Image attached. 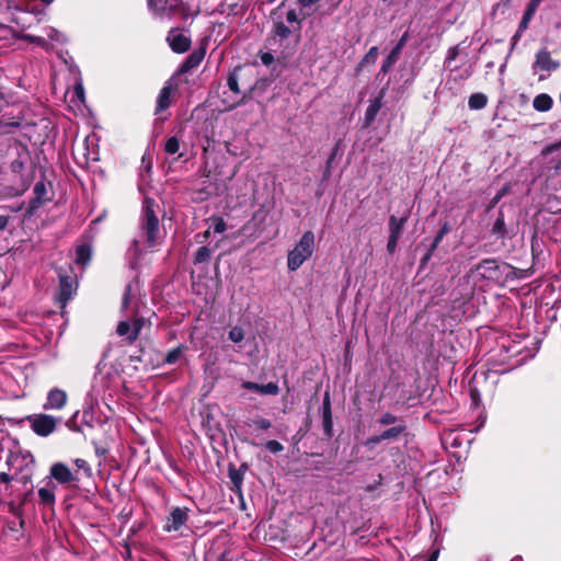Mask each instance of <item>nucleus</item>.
Masks as SVG:
<instances>
[{
	"label": "nucleus",
	"mask_w": 561,
	"mask_h": 561,
	"mask_svg": "<svg viewBox=\"0 0 561 561\" xmlns=\"http://www.w3.org/2000/svg\"><path fill=\"white\" fill-rule=\"evenodd\" d=\"M552 98L546 93L538 94L533 101V106L538 112H547L552 107Z\"/></svg>",
	"instance_id": "obj_23"
},
{
	"label": "nucleus",
	"mask_w": 561,
	"mask_h": 561,
	"mask_svg": "<svg viewBox=\"0 0 561 561\" xmlns=\"http://www.w3.org/2000/svg\"><path fill=\"white\" fill-rule=\"evenodd\" d=\"M68 401V396L65 390L53 388L48 391L46 401L43 404L44 410H61Z\"/></svg>",
	"instance_id": "obj_9"
},
{
	"label": "nucleus",
	"mask_w": 561,
	"mask_h": 561,
	"mask_svg": "<svg viewBox=\"0 0 561 561\" xmlns=\"http://www.w3.org/2000/svg\"><path fill=\"white\" fill-rule=\"evenodd\" d=\"M73 94L78 99L79 102L83 103L85 95H84V88L82 82H77L73 88Z\"/></svg>",
	"instance_id": "obj_45"
},
{
	"label": "nucleus",
	"mask_w": 561,
	"mask_h": 561,
	"mask_svg": "<svg viewBox=\"0 0 561 561\" xmlns=\"http://www.w3.org/2000/svg\"><path fill=\"white\" fill-rule=\"evenodd\" d=\"M559 61L551 58L550 53L547 49H540L536 54L535 62L533 65L534 71L541 70L546 72L554 71L559 68Z\"/></svg>",
	"instance_id": "obj_10"
},
{
	"label": "nucleus",
	"mask_w": 561,
	"mask_h": 561,
	"mask_svg": "<svg viewBox=\"0 0 561 561\" xmlns=\"http://www.w3.org/2000/svg\"><path fill=\"white\" fill-rule=\"evenodd\" d=\"M458 54H459L458 46L450 47L448 49V51H447V56H446V59H445V66L450 68L453 61L457 58Z\"/></svg>",
	"instance_id": "obj_39"
},
{
	"label": "nucleus",
	"mask_w": 561,
	"mask_h": 561,
	"mask_svg": "<svg viewBox=\"0 0 561 561\" xmlns=\"http://www.w3.org/2000/svg\"><path fill=\"white\" fill-rule=\"evenodd\" d=\"M554 169H556V171L561 170V159L557 162V164L554 165Z\"/></svg>",
	"instance_id": "obj_63"
},
{
	"label": "nucleus",
	"mask_w": 561,
	"mask_h": 561,
	"mask_svg": "<svg viewBox=\"0 0 561 561\" xmlns=\"http://www.w3.org/2000/svg\"><path fill=\"white\" fill-rule=\"evenodd\" d=\"M314 251V233L310 230L305 231L299 241L287 255V267L289 271H297Z\"/></svg>",
	"instance_id": "obj_3"
},
{
	"label": "nucleus",
	"mask_w": 561,
	"mask_h": 561,
	"mask_svg": "<svg viewBox=\"0 0 561 561\" xmlns=\"http://www.w3.org/2000/svg\"><path fill=\"white\" fill-rule=\"evenodd\" d=\"M507 230L504 221V215L501 213L493 224L492 234H494L497 239H504Z\"/></svg>",
	"instance_id": "obj_28"
},
{
	"label": "nucleus",
	"mask_w": 561,
	"mask_h": 561,
	"mask_svg": "<svg viewBox=\"0 0 561 561\" xmlns=\"http://www.w3.org/2000/svg\"><path fill=\"white\" fill-rule=\"evenodd\" d=\"M407 220L408 216H402L401 218H398L394 215H391L389 218V237L400 239Z\"/></svg>",
	"instance_id": "obj_21"
},
{
	"label": "nucleus",
	"mask_w": 561,
	"mask_h": 561,
	"mask_svg": "<svg viewBox=\"0 0 561 561\" xmlns=\"http://www.w3.org/2000/svg\"><path fill=\"white\" fill-rule=\"evenodd\" d=\"M180 150V140L176 136L170 137L164 145V151L168 154H175Z\"/></svg>",
	"instance_id": "obj_33"
},
{
	"label": "nucleus",
	"mask_w": 561,
	"mask_h": 561,
	"mask_svg": "<svg viewBox=\"0 0 561 561\" xmlns=\"http://www.w3.org/2000/svg\"><path fill=\"white\" fill-rule=\"evenodd\" d=\"M5 187L2 190V192L0 193V199H4L7 198L4 195H5Z\"/></svg>",
	"instance_id": "obj_64"
},
{
	"label": "nucleus",
	"mask_w": 561,
	"mask_h": 561,
	"mask_svg": "<svg viewBox=\"0 0 561 561\" xmlns=\"http://www.w3.org/2000/svg\"><path fill=\"white\" fill-rule=\"evenodd\" d=\"M145 324V319L141 317L134 316L133 319H126L118 322L116 333L126 337L129 343H133L139 336V333Z\"/></svg>",
	"instance_id": "obj_5"
},
{
	"label": "nucleus",
	"mask_w": 561,
	"mask_h": 561,
	"mask_svg": "<svg viewBox=\"0 0 561 561\" xmlns=\"http://www.w3.org/2000/svg\"><path fill=\"white\" fill-rule=\"evenodd\" d=\"M260 59H261V62L264 65V66H271L273 62H274V56L273 54L271 53H262L261 56H260Z\"/></svg>",
	"instance_id": "obj_49"
},
{
	"label": "nucleus",
	"mask_w": 561,
	"mask_h": 561,
	"mask_svg": "<svg viewBox=\"0 0 561 561\" xmlns=\"http://www.w3.org/2000/svg\"><path fill=\"white\" fill-rule=\"evenodd\" d=\"M228 337L233 343H241L245 337L243 328L234 325L229 330Z\"/></svg>",
	"instance_id": "obj_32"
},
{
	"label": "nucleus",
	"mask_w": 561,
	"mask_h": 561,
	"mask_svg": "<svg viewBox=\"0 0 561 561\" xmlns=\"http://www.w3.org/2000/svg\"><path fill=\"white\" fill-rule=\"evenodd\" d=\"M399 422H403V421L390 412L382 413L377 420V423L381 426H388V425L396 426V424H398Z\"/></svg>",
	"instance_id": "obj_31"
},
{
	"label": "nucleus",
	"mask_w": 561,
	"mask_h": 561,
	"mask_svg": "<svg viewBox=\"0 0 561 561\" xmlns=\"http://www.w3.org/2000/svg\"><path fill=\"white\" fill-rule=\"evenodd\" d=\"M407 431V425L404 422H399L396 426H391L388 430H385L380 433V437L382 440H397L402 434Z\"/></svg>",
	"instance_id": "obj_22"
},
{
	"label": "nucleus",
	"mask_w": 561,
	"mask_h": 561,
	"mask_svg": "<svg viewBox=\"0 0 561 561\" xmlns=\"http://www.w3.org/2000/svg\"><path fill=\"white\" fill-rule=\"evenodd\" d=\"M476 271L481 275V277L486 279H492L496 276L499 271V265L493 259L482 260L477 266Z\"/></svg>",
	"instance_id": "obj_17"
},
{
	"label": "nucleus",
	"mask_w": 561,
	"mask_h": 561,
	"mask_svg": "<svg viewBox=\"0 0 561 561\" xmlns=\"http://www.w3.org/2000/svg\"><path fill=\"white\" fill-rule=\"evenodd\" d=\"M46 479L50 481L54 479L60 484H68L78 480L70 468L64 462L53 463L49 470V476Z\"/></svg>",
	"instance_id": "obj_7"
},
{
	"label": "nucleus",
	"mask_w": 561,
	"mask_h": 561,
	"mask_svg": "<svg viewBox=\"0 0 561 561\" xmlns=\"http://www.w3.org/2000/svg\"><path fill=\"white\" fill-rule=\"evenodd\" d=\"M398 241L399 239L398 238H394V237H389L388 238V243H387V251L392 254L396 252L397 250V247H398Z\"/></svg>",
	"instance_id": "obj_50"
},
{
	"label": "nucleus",
	"mask_w": 561,
	"mask_h": 561,
	"mask_svg": "<svg viewBox=\"0 0 561 561\" xmlns=\"http://www.w3.org/2000/svg\"><path fill=\"white\" fill-rule=\"evenodd\" d=\"M408 38L409 34L408 32H405L399 39V42L396 44V46L392 48V50L389 53V55L386 57L380 69V71L383 75L388 73L392 66L398 61L400 54L408 42Z\"/></svg>",
	"instance_id": "obj_14"
},
{
	"label": "nucleus",
	"mask_w": 561,
	"mask_h": 561,
	"mask_svg": "<svg viewBox=\"0 0 561 561\" xmlns=\"http://www.w3.org/2000/svg\"><path fill=\"white\" fill-rule=\"evenodd\" d=\"M171 49L178 54L185 53L191 45V38L181 30H171L167 36Z\"/></svg>",
	"instance_id": "obj_8"
},
{
	"label": "nucleus",
	"mask_w": 561,
	"mask_h": 561,
	"mask_svg": "<svg viewBox=\"0 0 561 561\" xmlns=\"http://www.w3.org/2000/svg\"><path fill=\"white\" fill-rule=\"evenodd\" d=\"M265 447H266V449H267L268 451H271L272 454L280 453V451L284 449L283 445H282L279 442L274 440V439L268 440V442L266 443Z\"/></svg>",
	"instance_id": "obj_44"
},
{
	"label": "nucleus",
	"mask_w": 561,
	"mask_h": 561,
	"mask_svg": "<svg viewBox=\"0 0 561 561\" xmlns=\"http://www.w3.org/2000/svg\"><path fill=\"white\" fill-rule=\"evenodd\" d=\"M211 251L207 247H201L195 253L194 263L201 264L208 262L210 259Z\"/></svg>",
	"instance_id": "obj_35"
},
{
	"label": "nucleus",
	"mask_w": 561,
	"mask_h": 561,
	"mask_svg": "<svg viewBox=\"0 0 561 561\" xmlns=\"http://www.w3.org/2000/svg\"><path fill=\"white\" fill-rule=\"evenodd\" d=\"M206 54V49L204 47L194 49L186 58L185 62L181 66V72H188L190 70L198 67L203 61Z\"/></svg>",
	"instance_id": "obj_16"
},
{
	"label": "nucleus",
	"mask_w": 561,
	"mask_h": 561,
	"mask_svg": "<svg viewBox=\"0 0 561 561\" xmlns=\"http://www.w3.org/2000/svg\"><path fill=\"white\" fill-rule=\"evenodd\" d=\"M138 288V282H131L129 283L126 288H125V291H124V296H123V302H122V309L123 310H127V309H131V312L135 313V307H134V302L136 300V294L135 291L137 290Z\"/></svg>",
	"instance_id": "obj_19"
},
{
	"label": "nucleus",
	"mask_w": 561,
	"mask_h": 561,
	"mask_svg": "<svg viewBox=\"0 0 561 561\" xmlns=\"http://www.w3.org/2000/svg\"><path fill=\"white\" fill-rule=\"evenodd\" d=\"M55 491H56V485L50 480H47L45 485L41 486L37 492L41 502L45 505L54 504L55 503Z\"/></svg>",
	"instance_id": "obj_20"
},
{
	"label": "nucleus",
	"mask_w": 561,
	"mask_h": 561,
	"mask_svg": "<svg viewBox=\"0 0 561 561\" xmlns=\"http://www.w3.org/2000/svg\"><path fill=\"white\" fill-rule=\"evenodd\" d=\"M9 508H10V512H11L12 514H14V515L19 518V525H20V527H22V526H23V524H24V522H23V519H22V517H21L20 507H19V506H16L14 503H10V504H9Z\"/></svg>",
	"instance_id": "obj_51"
},
{
	"label": "nucleus",
	"mask_w": 561,
	"mask_h": 561,
	"mask_svg": "<svg viewBox=\"0 0 561 561\" xmlns=\"http://www.w3.org/2000/svg\"><path fill=\"white\" fill-rule=\"evenodd\" d=\"M241 387L243 389H247V390H251V391H257L260 392V387L261 385L256 383V382H252V381H243Z\"/></svg>",
	"instance_id": "obj_53"
},
{
	"label": "nucleus",
	"mask_w": 561,
	"mask_h": 561,
	"mask_svg": "<svg viewBox=\"0 0 561 561\" xmlns=\"http://www.w3.org/2000/svg\"><path fill=\"white\" fill-rule=\"evenodd\" d=\"M149 9L158 16H170L180 5V0H147Z\"/></svg>",
	"instance_id": "obj_11"
},
{
	"label": "nucleus",
	"mask_w": 561,
	"mask_h": 561,
	"mask_svg": "<svg viewBox=\"0 0 561 561\" xmlns=\"http://www.w3.org/2000/svg\"><path fill=\"white\" fill-rule=\"evenodd\" d=\"M286 21L291 24L296 25V30H299V16L296 10H289L286 14Z\"/></svg>",
	"instance_id": "obj_43"
},
{
	"label": "nucleus",
	"mask_w": 561,
	"mask_h": 561,
	"mask_svg": "<svg viewBox=\"0 0 561 561\" xmlns=\"http://www.w3.org/2000/svg\"><path fill=\"white\" fill-rule=\"evenodd\" d=\"M321 413H322L323 431H324L325 435L330 437L332 435V430H333V419H332L330 393L328 391L323 396Z\"/></svg>",
	"instance_id": "obj_15"
},
{
	"label": "nucleus",
	"mask_w": 561,
	"mask_h": 561,
	"mask_svg": "<svg viewBox=\"0 0 561 561\" xmlns=\"http://www.w3.org/2000/svg\"><path fill=\"white\" fill-rule=\"evenodd\" d=\"M11 480V477L5 472H0V483L8 484Z\"/></svg>",
	"instance_id": "obj_60"
},
{
	"label": "nucleus",
	"mask_w": 561,
	"mask_h": 561,
	"mask_svg": "<svg viewBox=\"0 0 561 561\" xmlns=\"http://www.w3.org/2000/svg\"><path fill=\"white\" fill-rule=\"evenodd\" d=\"M46 35L53 42H56L59 44H62L66 42V36L61 32H59L58 30H56L54 27H47Z\"/></svg>",
	"instance_id": "obj_36"
},
{
	"label": "nucleus",
	"mask_w": 561,
	"mask_h": 561,
	"mask_svg": "<svg viewBox=\"0 0 561 561\" xmlns=\"http://www.w3.org/2000/svg\"><path fill=\"white\" fill-rule=\"evenodd\" d=\"M561 149V141L551 144L542 150V154L547 156Z\"/></svg>",
	"instance_id": "obj_52"
},
{
	"label": "nucleus",
	"mask_w": 561,
	"mask_h": 561,
	"mask_svg": "<svg viewBox=\"0 0 561 561\" xmlns=\"http://www.w3.org/2000/svg\"><path fill=\"white\" fill-rule=\"evenodd\" d=\"M91 247L88 244H80L76 249V263L87 265L91 260Z\"/></svg>",
	"instance_id": "obj_25"
},
{
	"label": "nucleus",
	"mask_w": 561,
	"mask_h": 561,
	"mask_svg": "<svg viewBox=\"0 0 561 561\" xmlns=\"http://www.w3.org/2000/svg\"><path fill=\"white\" fill-rule=\"evenodd\" d=\"M16 157L10 163L12 173L19 176L18 186H7L5 197H18L23 195L34 180V170L31 165V152L26 146L15 148Z\"/></svg>",
	"instance_id": "obj_2"
},
{
	"label": "nucleus",
	"mask_w": 561,
	"mask_h": 561,
	"mask_svg": "<svg viewBox=\"0 0 561 561\" xmlns=\"http://www.w3.org/2000/svg\"><path fill=\"white\" fill-rule=\"evenodd\" d=\"M438 554H439V551L438 550H434L426 561H437Z\"/></svg>",
	"instance_id": "obj_62"
},
{
	"label": "nucleus",
	"mask_w": 561,
	"mask_h": 561,
	"mask_svg": "<svg viewBox=\"0 0 561 561\" xmlns=\"http://www.w3.org/2000/svg\"><path fill=\"white\" fill-rule=\"evenodd\" d=\"M78 414H79V412H76V413L73 414V416L67 421V424H66V425H67V426H68V428H69V430H71V431H79V428H78V427H77V425H76V421H75Z\"/></svg>",
	"instance_id": "obj_57"
},
{
	"label": "nucleus",
	"mask_w": 561,
	"mask_h": 561,
	"mask_svg": "<svg viewBox=\"0 0 561 561\" xmlns=\"http://www.w3.org/2000/svg\"><path fill=\"white\" fill-rule=\"evenodd\" d=\"M75 465L78 470H82L87 477L92 476V470L84 459L78 458L75 460Z\"/></svg>",
	"instance_id": "obj_40"
},
{
	"label": "nucleus",
	"mask_w": 561,
	"mask_h": 561,
	"mask_svg": "<svg viewBox=\"0 0 561 561\" xmlns=\"http://www.w3.org/2000/svg\"><path fill=\"white\" fill-rule=\"evenodd\" d=\"M228 85H229L230 90L233 91L234 93L239 92V85H238V81H237L236 78L229 77L228 78Z\"/></svg>",
	"instance_id": "obj_56"
},
{
	"label": "nucleus",
	"mask_w": 561,
	"mask_h": 561,
	"mask_svg": "<svg viewBox=\"0 0 561 561\" xmlns=\"http://www.w3.org/2000/svg\"><path fill=\"white\" fill-rule=\"evenodd\" d=\"M382 440V438L380 437V434L378 435H373L370 437H368L365 442V446L369 447V448H373L375 447L376 445L380 444Z\"/></svg>",
	"instance_id": "obj_47"
},
{
	"label": "nucleus",
	"mask_w": 561,
	"mask_h": 561,
	"mask_svg": "<svg viewBox=\"0 0 561 561\" xmlns=\"http://www.w3.org/2000/svg\"><path fill=\"white\" fill-rule=\"evenodd\" d=\"M540 1L541 0H530V2L528 3L527 9L523 14L522 21L519 22L518 28L515 35L513 36L514 44L518 42L523 33L528 28V25L539 7Z\"/></svg>",
	"instance_id": "obj_13"
},
{
	"label": "nucleus",
	"mask_w": 561,
	"mask_h": 561,
	"mask_svg": "<svg viewBox=\"0 0 561 561\" xmlns=\"http://www.w3.org/2000/svg\"><path fill=\"white\" fill-rule=\"evenodd\" d=\"M76 290V284L70 276L60 275L59 276V293L57 296V300L61 308H64L67 302L71 299L73 293Z\"/></svg>",
	"instance_id": "obj_12"
},
{
	"label": "nucleus",
	"mask_w": 561,
	"mask_h": 561,
	"mask_svg": "<svg viewBox=\"0 0 561 561\" xmlns=\"http://www.w3.org/2000/svg\"><path fill=\"white\" fill-rule=\"evenodd\" d=\"M25 39L31 42V43H33V44H36V45H38L41 47H44L46 49L49 48L48 42L44 37L34 36V35H26Z\"/></svg>",
	"instance_id": "obj_41"
},
{
	"label": "nucleus",
	"mask_w": 561,
	"mask_h": 561,
	"mask_svg": "<svg viewBox=\"0 0 561 561\" xmlns=\"http://www.w3.org/2000/svg\"><path fill=\"white\" fill-rule=\"evenodd\" d=\"M26 421L36 435L46 437L55 432L60 419L45 413H37L28 415Z\"/></svg>",
	"instance_id": "obj_4"
},
{
	"label": "nucleus",
	"mask_w": 561,
	"mask_h": 561,
	"mask_svg": "<svg viewBox=\"0 0 561 561\" xmlns=\"http://www.w3.org/2000/svg\"><path fill=\"white\" fill-rule=\"evenodd\" d=\"M9 221H10L9 216H3V215L0 216V231H3L8 227Z\"/></svg>",
	"instance_id": "obj_59"
},
{
	"label": "nucleus",
	"mask_w": 561,
	"mask_h": 561,
	"mask_svg": "<svg viewBox=\"0 0 561 561\" xmlns=\"http://www.w3.org/2000/svg\"><path fill=\"white\" fill-rule=\"evenodd\" d=\"M230 478L234 485L240 486L242 479L238 472H231Z\"/></svg>",
	"instance_id": "obj_58"
},
{
	"label": "nucleus",
	"mask_w": 561,
	"mask_h": 561,
	"mask_svg": "<svg viewBox=\"0 0 561 561\" xmlns=\"http://www.w3.org/2000/svg\"><path fill=\"white\" fill-rule=\"evenodd\" d=\"M279 392V388L275 382H268L266 385H261L260 393L262 394H272L275 396Z\"/></svg>",
	"instance_id": "obj_38"
},
{
	"label": "nucleus",
	"mask_w": 561,
	"mask_h": 561,
	"mask_svg": "<svg viewBox=\"0 0 561 561\" xmlns=\"http://www.w3.org/2000/svg\"><path fill=\"white\" fill-rule=\"evenodd\" d=\"M172 89L170 85H165L161 89L157 99V111H164L171 104Z\"/></svg>",
	"instance_id": "obj_24"
},
{
	"label": "nucleus",
	"mask_w": 561,
	"mask_h": 561,
	"mask_svg": "<svg viewBox=\"0 0 561 561\" xmlns=\"http://www.w3.org/2000/svg\"><path fill=\"white\" fill-rule=\"evenodd\" d=\"M294 30L287 26L283 21L276 22L273 27V35L282 39L288 38Z\"/></svg>",
	"instance_id": "obj_30"
},
{
	"label": "nucleus",
	"mask_w": 561,
	"mask_h": 561,
	"mask_svg": "<svg viewBox=\"0 0 561 561\" xmlns=\"http://www.w3.org/2000/svg\"><path fill=\"white\" fill-rule=\"evenodd\" d=\"M25 11H28L36 16L44 14V9H41L37 5L27 4Z\"/></svg>",
	"instance_id": "obj_54"
},
{
	"label": "nucleus",
	"mask_w": 561,
	"mask_h": 561,
	"mask_svg": "<svg viewBox=\"0 0 561 561\" xmlns=\"http://www.w3.org/2000/svg\"><path fill=\"white\" fill-rule=\"evenodd\" d=\"M505 190L503 188L501 192H499L492 199V205H495L500 202V199L504 196Z\"/></svg>",
	"instance_id": "obj_61"
},
{
	"label": "nucleus",
	"mask_w": 561,
	"mask_h": 561,
	"mask_svg": "<svg viewBox=\"0 0 561 561\" xmlns=\"http://www.w3.org/2000/svg\"><path fill=\"white\" fill-rule=\"evenodd\" d=\"M488 103V98L483 93H474L470 95L468 100V105L471 110H481Z\"/></svg>",
	"instance_id": "obj_29"
},
{
	"label": "nucleus",
	"mask_w": 561,
	"mask_h": 561,
	"mask_svg": "<svg viewBox=\"0 0 561 561\" xmlns=\"http://www.w3.org/2000/svg\"><path fill=\"white\" fill-rule=\"evenodd\" d=\"M449 231V227L447 224H445L440 230L437 232L433 243H432V250H434L435 248H437V245L440 243V241L443 240V238L445 237V234Z\"/></svg>",
	"instance_id": "obj_42"
},
{
	"label": "nucleus",
	"mask_w": 561,
	"mask_h": 561,
	"mask_svg": "<svg viewBox=\"0 0 561 561\" xmlns=\"http://www.w3.org/2000/svg\"><path fill=\"white\" fill-rule=\"evenodd\" d=\"M254 425L261 430L266 431L271 428L272 423L270 420L261 417L254 421Z\"/></svg>",
	"instance_id": "obj_48"
},
{
	"label": "nucleus",
	"mask_w": 561,
	"mask_h": 561,
	"mask_svg": "<svg viewBox=\"0 0 561 561\" xmlns=\"http://www.w3.org/2000/svg\"><path fill=\"white\" fill-rule=\"evenodd\" d=\"M188 520V510L184 507H173L163 529L168 533L179 531Z\"/></svg>",
	"instance_id": "obj_6"
},
{
	"label": "nucleus",
	"mask_w": 561,
	"mask_h": 561,
	"mask_svg": "<svg viewBox=\"0 0 561 561\" xmlns=\"http://www.w3.org/2000/svg\"><path fill=\"white\" fill-rule=\"evenodd\" d=\"M24 207V203H20L18 205H12V206H0L1 209H8L12 213H19L23 209Z\"/></svg>",
	"instance_id": "obj_55"
},
{
	"label": "nucleus",
	"mask_w": 561,
	"mask_h": 561,
	"mask_svg": "<svg viewBox=\"0 0 561 561\" xmlns=\"http://www.w3.org/2000/svg\"><path fill=\"white\" fill-rule=\"evenodd\" d=\"M381 106H382V104H381L380 99H375L369 103V105L366 110V113H365V123L367 126L370 125L375 121Z\"/></svg>",
	"instance_id": "obj_26"
},
{
	"label": "nucleus",
	"mask_w": 561,
	"mask_h": 561,
	"mask_svg": "<svg viewBox=\"0 0 561 561\" xmlns=\"http://www.w3.org/2000/svg\"><path fill=\"white\" fill-rule=\"evenodd\" d=\"M336 153H337V148H335V149L332 151L331 156L329 157V159H328V161H327L325 172H324V179H328V178L330 176V174H331V167H332V162H333V160H334V158H335Z\"/></svg>",
	"instance_id": "obj_46"
},
{
	"label": "nucleus",
	"mask_w": 561,
	"mask_h": 561,
	"mask_svg": "<svg viewBox=\"0 0 561 561\" xmlns=\"http://www.w3.org/2000/svg\"><path fill=\"white\" fill-rule=\"evenodd\" d=\"M210 220H211V224H210L208 230H206L204 233L205 240L209 237L210 230H213L215 233H224L227 229V225L221 217H213Z\"/></svg>",
	"instance_id": "obj_27"
},
{
	"label": "nucleus",
	"mask_w": 561,
	"mask_h": 561,
	"mask_svg": "<svg viewBox=\"0 0 561 561\" xmlns=\"http://www.w3.org/2000/svg\"><path fill=\"white\" fill-rule=\"evenodd\" d=\"M34 195L35 197L30 202L28 205V213L32 214L34 210H36L48 198L47 195V188L46 184L43 181H39L34 186Z\"/></svg>",
	"instance_id": "obj_18"
},
{
	"label": "nucleus",
	"mask_w": 561,
	"mask_h": 561,
	"mask_svg": "<svg viewBox=\"0 0 561 561\" xmlns=\"http://www.w3.org/2000/svg\"><path fill=\"white\" fill-rule=\"evenodd\" d=\"M184 347L182 345H179L178 347L171 350L168 352L164 362L169 365L175 364L180 357L183 355Z\"/></svg>",
	"instance_id": "obj_34"
},
{
	"label": "nucleus",
	"mask_w": 561,
	"mask_h": 561,
	"mask_svg": "<svg viewBox=\"0 0 561 561\" xmlns=\"http://www.w3.org/2000/svg\"><path fill=\"white\" fill-rule=\"evenodd\" d=\"M154 202L145 198L139 232L127 250V261L130 268H137L144 261L147 252L153 251L163 240L159 219L153 210Z\"/></svg>",
	"instance_id": "obj_1"
},
{
	"label": "nucleus",
	"mask_w": 561,
	"mask_h": 561,
	"mask_svg": "<svg viewBox=\"0 0 561 561\" xmlns=\"http://www.w3.org/2000/svg\"><path fill=\"white\" fill-rule=\"evenodd\" d=\"M378 54H379L378 47H376V46L370 47L368 53L362 59L360 65L375 64L378 58Z\"/></svg>",
	"instance_id": "obj_37"
}]
</instances>
